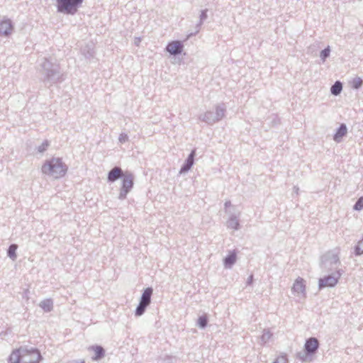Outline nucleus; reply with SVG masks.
<instances>
[{
	"instance_id": "f257e3e1",
	"label": "nucleus",
	"mask_w": 363,
	"mask_h": 363,
	"mask_svg": "<svg viewBox=\"0 0 363 363\" xmlns=\"http://www.w3.org/2000/svg\"><path fill=\"white\" fill-rule=\"evenodd\" d=\"M43 357L36 348L21 347L13 350L10 357L11 363H40Z\"/></svg>"
},
{
	"instance_id": "f03ea898",
	"label": "nucleus",
	"mask_w": 363,
	"mask_h": 363,
	"mask_svg": "<svg viewBox=\"0 0 363 363\" xmlns=\"http://www.w3.org/2000/svg\"><path fill=\"white\" fill-rule=\"evenodd\" d=\"M67 166L60 158H52L47 160L42 166V172L57 179L63 177L67 172Z\"/></svg>"
},
{
	"instance_id": "7ed1b4c3",
	"label": "nucleus",
	"mask_w": 363,
	"mask_h": 363,
	"mask_svg": "<svg viewBox=\"0 0 363 363\" xmlns=\"http://www.w3.org/2000/svg\"><path fill=\"white\" fill-rule=\"evenodd\" d=\"M83 0H57V10L66 13H74Z\"/></svg>"
},
{
	"instance_id": "20e7f679",
	"label": "nucleus",
	"mask_w": 363,
	"mask_h": 363,
	"mask_svg": "<svg viewBox=\"0 0 363 363\" xmlns=\"http://www.w3.org/2000/svg\"><path fill=\"white\" fill-rule=\"evenodd\" d=\"M152 294V289L151 288H147L141 297V301L140 302L139 306H138L135 314L136 315H141L144 311L145 308L150 304V298Z\"/></svg>"
},
{
	"instance_id": "39448f33",
	"label": "nucleus",
	"mask_w": 363,
	"mask_h": 363,
	"mask_svg": "<svg viewBox=\"0 0 363 363\" xmlns=\"http://www.w3.org/2000/svg\"><path fill=\"white\" fill-rule=\"evenodd\" d=\"M340 274L339 272H336L333 275H329L319 280V287H332L336 285L340 279Z\"/></svg>"
},
{
	"instance_id": "423d86ee",
	"label": "nucleus",
	"mask_w": 363,
	"mask_h": 363,
	"mask_svg": "<svg viewBox=\"0 0 363 363\" xmlns=\"http://www.w3.org/2000/svg\"><path fill=\"white\" fill-rule=\"evenodd\" d=\"M167 50L172 55H177L182 52L183 45L179 41H172L167 46Z\"/></svg>"
},
{
	"instance_id": "0eeeda50",
	"label": "nucleus",
	"mask_w": 363,
	"mask_h": 363,
	"mask_svg": "<svg viewBox=\"0 0 363 363\" xmlns=\"http://www.w3.org/2000/svg\"><path fill=\"white\" fill-rule=\"evenodd\" d=\"M133 185V177L130 174H125L123 177V191L125 195L131 189Z\"/></svg>"
},
{
	"instance_id": "6e6552de",
	"label": "nucleus",
	"mask_w": 363,
	"mask_h": 363,
	"mask_svg": "<svg viewBox=\"0 0 363 363\" xmlns=\"http://www.w3.org/2000/svg\"><path fill=\"white\" fill-rule=\"evenodd\" d=\"M292 290L294 292L298 294L304 295L306 291V285L304 283V280L300 277L296 279L292 287Z\"/></svg>"
},
{
	"instance_id": "1a4fd4ad",
	"label": "nucleus",
	"mask_w": 363,
	"mask_h": 363,
	"mask_svg": "<svg viewBox=\"0 0 363 363\" xmlns=\"http://www.w3.org/2000/svg\"><path fill=\"white\" fill-rule=\"evenodd\" d=\"M318 340L314 337H311L305 344V350L308 353H314L318 349Z\"/></svg>"
},
{
	"instance_id": "9d476101",
	"label": "nucleus",
	"mask_w": 363,
	"mask_h": 363,
	"mask_svg": "<svg viewBox=\"0 0 363 363\" xmlns=\"http://www.w3.org/2000/svg\"><path fill=\"white\" fill-rule=\"evenodd\" d=\"M13 26L9 20H2L0 21V35H7L11 33Z\"/></svg>"
},
{
	"instance_id": "9b49d317",
	"label": "nucleus",
	"mask_w": 363,
	"mask_h": 363,
	"mask_svg": "<svg viewBox=\"0 0 363 363\" xmlns=\"http://www.w3.org/2000/svg\"><path fill=\"white\" fill-rule=\"evenodd\" d=\"M122 169L119 167H114L110 171L108 175V179L109 182H114L121 177H123Z\"/></svg>"
},
{
	"instance_id": "f8f14e48",
	"label": "nucleus",
	"mask_w": 363,
	"mask_h": 363,
	"mask_svg": "<svg viewBox=\"0 0 363 363\" xmlns=\"http://www.w3.org/2000/svg\"><path fill=\"white\" fill-rule=\"evenodd\" d=\"M237 259V255L235 252H230L224 259V264L226 267H230Z\"/></svg>"
},
{
	"instance_id": "ddd939ff",
	"label": "nucleus",
	"mask_w": 363,
	"mask_h": 363,
	"mask_svg": "<svg viewBox=\"0 0 363 363\" xmlns=\"http://www.w3.org/2000/svg\"><path fill=\"white\" fill-rule=\"evenodd\" d=\"M91 350L94 351V356L92 359L94 360H98L104 357V350L101 346H94L91 347Z\"/></svg>"
},
{
	"instance_id": "4468645a",
	"label": "nucleus",
	"mask_w": 363,
	"mask_h": 363,
	"mask_svg": "<svg viewBox=\"0 0 363 363\" xmlns=\"http://www.w3.org/2000/svg\"><path fill=\"white\" fill-rule=\"evenodd\" d=\"M347 133V128L345 125L342 124L339 129L337 130V133L334 135V140L337 142L340 141L341 138L345 135Z\"/></svg>"
},
{
	"instance_id": "2eb2a0df",
	"label": "nucleus",
	"mask_w": 363,
	"mask_h": 363,
	"mask_svg": "<svg viewBox=\"0 0 363 363\" xmlns=\"http://www.w3.org/2000/svg\"><path fill=\"white\" fill-rule=\"evenodd\" d=\"M194 151H192V152L189 155V157L186 160V164L182 168V172L187 171L191 168L194 162Z\"/></svg>"
},
{
	"instance_id": "dca6fc26",
	"label": "nucleus",
	"mask_w": 363,
	"mask_h": 363,
	"mask_svg": "<svg viewBox=\"0 0 363 363\" xmlns=\"http://www.w3.org/2000/svg\"><path fill=\"white\" fill-rule=\"evenodd\" d=\"M342 89V84L340 82H336L335 84L331 87V92L334 95H337L341 92Z\"/></svg>"
},
{
	"instance_id": "f3484780",
	"label": "nucleus",
	"mask_w": 363,
	"mask_h": 363,
	"mask_svg": "<svg viewBox=\"0 0 363 363\" xmlns=\"http://www.w3.org/2000/svg\"><path fill=\"white\" fill-rule=\"evenodd\" d=\"M16 250H17L16 245H11L9 248L8 255L13 259H16Z\"/></svg>"
},
{
	"instance_id": "a211bd4d",
	"label": "nucleus",
	"mask_w": 363,
	"mask_h": 363,
	"mask_svg": "<svg viewBox=\"0 0 363 363\" xmlns=\"http://www.w3.org/2000/svg\"><path fill=\"white\" fill-rule=\"evenodd\" d=\"M363 208V197H360L354 205V209L359 211Z\"/></svg>"
},
{
	"instance_id": "6ab92c4d",
	"label": "nucleus",
	"mask_w": 363,
	"mask_h": 363,
	"mask_svg": "<svg viewBox=\"0 0 363 363\" xmlns=\"http://www.w3.org/2000/svg\"><path fill=\"white\" fill-rule=\"evenodd\" d=\"M41 306L46 311H50L52 307V303L50 301H46L42 303Z\"/></svg>"
},
{
	"instance_id": "aec40b11",
	"label": "nucleus",
	"mask_w": 363,
	"mask_h": 363,
	"mask_svg": "<svg viewBox=\"0 0 363 363\" xmlns=\"http://www.w3.org/2000/svg\"><path fill=\"white\" fill-rule=\"evenodd\" d=\"M274 363H287V359L285 355H281L277 358Z\"/></svg>"
},
{
	"instance_id": "412c9836",
	"label": "nucleus",
	"mask_w": 363,
	"mask_h": 363,
	"mask_svg": "<svg viewBox=\"0 0 363 363\" xmlns=\"http://www.w3.org/2000/svg\"><path fill=\"white\" fill-rule=\"evenodd\" d=\"M330 54V49L329 48H325V50H323L321 53H320V57L321 58L325 60V58L329 55Z\"/></svg>"
},
{
	"instance_id": "4be33fe9",
	"label": "nucleus",
	"mask_w": 363,
	"mask_h": 363,
	"mask_svg": "<svg viewBox=\"0 0 363 363\" xmlns=\"http://www.w3.org/2000/svg\"><path fill=\"white\" fill-rule=\"evenodd\" d=\"M48 143L47 142L43 143V145L39 147V151L43 152V151L45 150L46 148L48 147Z\"/></svg>"
},
{
	"instance_id": "5701e85b",
	"label": "nucleus",
	"mask_w": 363,
	"mask_h": 363,
	"mask_svg": "<svg viewBox=\"0 0 363 363\" xmlns=\"http://www.w3.org/2000/svg\"><path fill=\"white\" fill-rule=\"evenodd\" d=\"M199 324H200L201 326H204V318H199Z\"/></svg>"
}]
</instances>
